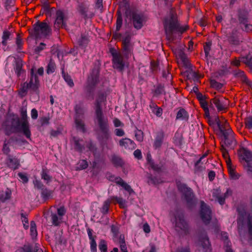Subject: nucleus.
Instances as JSON below:
<instances>
[{
  "instance_id": "f257e3e1",
  "label": "nucleus",
  "mask_w": 252,
  "mask_h": 252,
  "mask_svg": "<svg viewBox=\"0 0 252 252\" xmlns=\"http://www.w3.org/2000/svg\"><path fill=\"white\" fill-rule=\"evenodd\" d=\"M251 145L249 141L245 140L239 146L237 152L239 162L245 173L250 177L252 175V152L249 148Z\"/></svg>"
},
{
  "instance_id": "f03ea898",
  "label": "nucleus",
  "mask_w": 252,
  "mask_h": 252,
  "mask_svg": "<svg viewBox=\"0 0 252 252\" xmlns=\"http://www.w3.org/2000/svg\"><path fill=\"white\" fill-rule=\"evenodd\" d=\"M164 27L166 38L168 40H174V34L176 33L182 34L186 31L189 27L187 25L180 26L178 23L177 15L174 11L170 12L164 22Z\"/></svg>"
},
{
  "instance_id": "7ed1b4c3",
  "label": "nucleus",
  "mask_w": 252,
  "mask_h": 252,
  "mask_svg": "<svg viewBox=\"0 0 252 252\" xmlns=\"http://www.w3.org/2000/svg\"><path fill=\"white\" fill-rule=\"evenodd\" d=\"M105 98L102 96L96 102L95 109V122L97 124L101 133L107 138L109 135V125L107 118L104 116L102 111V102H104Z\"/></svg>"
},
{
  "instance_id": "20e7f679",
  "label": "nucleus",
  "mask_w": 252,
  "mask_h": 252,
  "mask_svg": "<svg viewBox=\"0 0 252 252\" xmlns=\"http://www.w3.org/2000/svg\"><path fill=\"white\" fill-rule=\"evenodd\" d=\"M218 127L224 136V143L226 146L233 148L236 144V140L234 137V133L230 127L229 124L224 118L220 121H217Z\"/></svg>"
},
{
  "instance_id": "39448f33",
  "label": "nucleus",
  "mask_w": 252,
  "mask_h": 252,
  "mask_svg": "<svg viewBox=\"0 0 252 252\" xmlns=\"http://www.w3.org/2000/svg\"><path fill=\"white\" fill-rule=\"evenodd\" d=\"M51 31V28L46 23L37 22L34 25L33 33L36 38H41L50 34Z\"/></svg>"
},
{
  "instance_id": "423d86ee",
  "label": "nucleus",
  "mask_w": 252,
  "mask_h": 252,
  "mask_svg": "<svg viewBox=\"0 0 252 252\" xmlns=\"http://www.w3.org/2000/svg\"><path fill=\"white\" fill-rule=\"evenodd\" d=\"M134 43L131 41V36L126 35L122 39V48L126 58H128L132 54Z\"/></svg>"
},
{
  "instance_id": "0eeeda50",
  "label": "nucleus",
  "mask_w": 252,
  "mask_h": 252,
  "mask_svg": "<svg viewBox=\"0 0 252 252\" xmlns=\"http://www.w3.org/2000/svg\"><path fill=\"white\" fill-rule=\"evenodd\" d=\"M111 54L113 57L112 62L114 68L122 71L125 66V63L122 54L114 50L111 51Z\"/></svg>"
},
{
  "instance_id": "6e6552de",
  "label": "nucleus",
  "mask_w": 252,
  "mask_h": 252,
  "mask_svg": "<svg viewBox=\"0 0 252 252\" xmlns=\"http://www.w3.org/2000/svg\"><path fill=\"white\" fill-rule=\"evenodd\" d=\"M213 104L216 106L218 111H221L227 108L229 101L224 97H215L210 101V108H213Z\"/></svg>"
},
{
  "instance_id": "1a4fd4ad",
  "label": "nucleus",
  "mask_w": 252,
  "mask_h": 252,
  "mask_svg": "<svg viewBox=\"0 0 252 252\" xmlns=\"http://www.w3.org/2000/svg\"><path fill=\"white\" fill-rule=\"evenodd\" d=\"M67 17L65 14L61 10L56 12V18L54 23L55 28L58 29L65 27Z\"/></svg>"
},
{
  "instance_id": "9d476101",
  "label": "nucleus",
  "mask_w": 252,
  "mask_h": 252,
  "mask_svg": "<svg viewBox=\"0 0 252 252\" xmlns=\"http://www.w3.org/2000/svg\"><path fill=\"white\" fill-rule=\"evenodd\" d=\"M211 210L203 201L201 202L200 215L202 220L205 223H208L211 220Z\"/></svg>"
},
{
  "instance_id": "9b49d317",
  "label": "nucleus",
  "mask_w": 252,
  "mask_h": 252,
  "mask_svg": "<svg viewBox=\"0 0 252 252\" xmlns=\"http://www.w3.org/2000/svg\"><path fill=\"white\" fill-rule=\"evenodd\" d=\"M145 17L142 14L133 13L132 15V22L134 28L137 30L140 29L145 22Z\"/></svg>"
},
{
  "instance_id": "f8f14e48",
  "label": "nucleus",
  "mask_w": 252,
  "mask_h": 252,
  "mask_svg": "<svg viewBox=\"0 0 252 252\" xmlns=\"http://www.w3.org/2000/svg\"><path fill=\"white\" fill-rule=\"evenodd\" d=\"M119 145L122 148L127 150H132L136 147L133 141L129 138H123L120 140Z\"/></svg>"
},
{
  "instance_id": "ddd939ff",
  "label": "nucleus",
  "mask_w": 252,
  "mask_h": 252,
  "mask_svg": "<svg viewBox=\"0 0 252 252\" xmlns=\"http://www.w3.org/2000/svg\"><path fill=\"white\" fill-rule=\"evenodd\" d=\"M198 245L202 247L204 252H209L211 251L210 244L208 238L206 236L200 238L198 241Z\"/></svg>"
},
{
  "instance_id": "4468645a",
  "label": "nucleus",
  "mask_w": 252,
  "mask_h": 252,
  "mask_svg": "<svg viewBox=\"0 0 252 252\" xmlns=\"http://www.w3.org/2000/svg\"><path fill=\"white\" fill-rule=\"evenodd\" d=\"M164 138V133L162 131H159L156 134L155 140L154 143V147L156 148H159L163 143Z\"/></svg>"
},
{
  "instance_id": "2eb2a0df",
  "label": "nucleus",
  "mask_w": 252,
  "mask_h": 252,
  "mask_svg": "<svg viewBox=\"0 0 252 252\" xmlns=\"http://www.w3.org/2000/svg\"><path fill=\"white\" fill-rule=\"evenodd\" d=\"M227 167L230 179L234 180H238L240 178V175L236 171V166L232 163L227 165Z\"/></svg>"
},
{
  "instance_id": "dca6fc26",
  "label": "nucleus",
  "mask_w": 252,
  "mask_h": 252,
  "mask_svg": "<svg viewBox=\"0 0 252 252\" xmlns=\"http://www.w3.org/2000/svg\"><path fill=\"white\" fill-rule=\"evenodd\" d=\"M31 78L29 82V88L33 90H36L39 86V80L38 77L36 75H33V70L32 69L31 70Z\"/></svg>"
},
{
  "instance_id": "f3484780",
  "label": "nucleus",
  "mask_w": 252,
  "mask_h": 252,
  "mask_svg": "<svg viewBox=\"0 0 252 252\" xmlns=\"http://www.w3.org/2000/svg\"><path fill=\"white\" fill-rule=\"evenodd\" d=\"M6 164L7 166L13 170L17 169L20 166V162L18 159L15 158H12L9 156Z\"/></svg>"
},
{
  "instance_id": "a211bd4d",
  "label": "nucleus",
  "mask_w": 252,
  "mask_h": 252,
  "mask_svg": "<svg viewBox=\"0 0 252 252\" xmlns=\"http://www.w3.org/2000/svg\"><path fill=\"white\" fill-rule=\"evenodd\" d=\"M20 129L28 138H30L31 133L28 121H24L20 125Z\"/></svg>"
},
{
  "instance_id": "6ab92c4d",
  "label": "nucleus",
  "mask_w": 252,
  "mask_h": 252,
  "mask_svg": "<svg viewBox=\"0 0 252 252\" xmlns=\"http://www.w3.org/2000/svg\"><path fill=\"white\" fill-rule=\"evenodd\" d=\"M176 227L182 230H186L187 224L183 217L179 216L176 218Z\"/></svg>"
},
{
  "instance_id": "aec40b11",
  "label": "nucleus",
  "mask_w": 252,
  "mask_h": 252,
  "mask_svg": "<svg viewBox=\"0 0 252 252\" xmlns=\"http://www.w3.org/2000/svg\"><path fill=\"white\" fill-rule=\"evenodd\" d=\"M115 182L123 187L126 191H127L130 194L133 192L131 187L126 183L121 178H116L115 179Z\"/></svg>"
},
{
  "instance_id": "412c9836",
  "label": "nucleus",
  "mask_w": 252,
  "mask_h": 252,
  "mask_svg": "<svg viewBox=\"0 0 252 252\" xmlns=\"http://www.w3.org/2000/svg\"><path fill=\"white\" fill-rule=\"evenodd\" d=\"M150 108H151L153 113L155 114L157 116L160 117L162 113V110L161 108L158 107L156 104L151 102L150 104Z\"/></svg>"
},
{
  "instance_id": "4be33fe9",
  "label": "nucleus",
  "mask_w": 252,
  "mask_h": 252,
  "mask_svg": "<svg viewBox=\"0 0 252 252\" xmlns=\"http://www.w3.org/2000/svg\"><path fill=\"white\" fill-rule=\"evenodd\" d=\"M29 84L27 82L24 83L21 85V87L18 91L19 95L21 97H24L27 94L28 89H29Z\"/></svg>"
},
{
  "instance_id": "5701e85b",
  "label": "nucleus",
  "mask_w": 252,
  "mask_h": 252,
  "mask_svg": "<svg viewBox=\"0 0 252 252\" xmlns=\"http://www.w3.org/2000/svg\"><path fill=\"white\" fill-rule=\"evenodd\" d=\"M173 51L177 58L180 59L183 62H186V56L181 49L176 48L173 49Z\"/></svg>"
},
{
  "instance_id": "b1692460",
  "label": "nucleus",
  "mask_w": 252,
  "mask_h": 252,
  "mask_svg": "<svg viewBox=\"0 0 252 252\" xmlns=\"http://www.w3.org/2000/svg\"><path fill=\"white\" fill-rule=\"evenodd\" d=\"M221 152L222 153V155L224 158L226 165H228L230 164H232L230 158L228 153L227 150L223 147V146H221Z\"/></svg>"
},
{
  "instance_id": "393cba45",
  "label": "nucleus",
  "mask_w": 252,
  "mask_h": 252,
  "mask_svg": "<svg viewBox=\"0 0 252 252\" xmlns=\"http://www.w3.org/2000/svg\"><path fill=\"white\" fill-rule=\"evenodd\" d=\"M189 117L187 112L184 109H180L177 114L176 119L181 120H187Z\"/></svg>"
},
{
  "instance_id": "a878e982",
  "label": "nucleus",
  "mask_w": 252,
  "mask_h": 252,
  "mask_svg": "<svg viewBox=\"0 0 252 252\" xmlns=\"http://www.w3.org/2000/svg\"><path fill=\"white\" fill-rule=\"evenodd\" d=\"M231 194V191L230 189H227L223 196L216 197V198L218 199V200L220 204L222 205L224 203L225 198L228 197L229 195H230Z\"/></svg>"
},
{
  "instance_id": "bb28decb",
  "label": "nucleus",
  "mask_w": 252,
  "mask_h": 252,
  "mask_svg": "<svg viewBox=\"0 0 252 252\" xmlns=\"http://www.w3.org/2000/svg\"><path fill=\"white\" fill-rule=\"evenodd\" d=\"M30 233L31 236L34 238L37 236V232L36 230V224L33 221L31 222L30 224Z\"/></svg>"
},
{
  "instance_id": "cd10ccee",
  "label": "nucleus",
  "mask_w": 252,
  "mask_h": 252,
  "mask_svg": "<svg viewBox=\"0 0 252 252\" xmlns=\"http://www.w3.org/2000/svg\"><path fill=\"white\" fill-rule=\"evenodd\" d=\"M112 201H115L117 203H118L120 207L121 208H125L126 207V202L123 198L117 197H112L111 198Z\"/></svg>"
},
{
  "instance_id": "c85d7f7f",
  "label": "nucleus",
  "mask_w": 252,
  "mask_h": 252,
  "mask_svg": "<svg viewBox=\"0 0 252 252\" xmlns=\"http://www.w3.org/2000/svg\"><path fill=\"white\" fill-rule=\"evenodd\" d=\"M119 243L122 252H127V248L125 244L124 236L121 235L119 238Z\"/></svg>"
},
{
  "instance_id": "c756f323",
  "label": "nucleus",
  "mask_w": 252,
  "mask_h": 252,
  "mask_svg": "<svg viewBox=\"0 0 252 252\" xmlns=\"http://www.w3.org/2000/svg\"><path fill=\"white\" fill-rule=\"evenodd\" d=\"M179 189L182 190V191H184L186 194L185 195L186 196L191 197L192 194V192L191 189L190 188H188L186 187V186L183 185V187H179Z\"/></svg>"
},
{
  "instance_id": "7c9ffc66",
  "label": "nucleus",
  "mask_w": 252,
  "mask_h": 252,
  "mask_svg": "<svg viewBox=\"0 0 252 252\" xmlns=\"http://www.w3.org/2000/svg\"><path fill=\"white\" fill-rule=\"evenodd\" d=\"M98 247L101 252H107V247L106 242L105 240H101L100 241Z\"/></svg>"
},
{
  "instance_id": "2f4dec72",
  "label": "nucleus",
  "mask_w": 252,
  "mask_h": 252,
  "mask_svg": "<svg viewBox=\"0 0 252 252\" xmlns=\"http://www.w3.org/2000/svg\"><path fill=\"white\" fill-rule=\"evenodd\" d=\"M51 217L53 224L55 225H59L62 220V218L55 214H52Z\"/></svg>"
},
{
  "instance_id": "473e14b6",
  "label": "nucleus",
  "mask_w": 252,
  "mask_h": 252,
  "mask_svg": "<svg viewBox=\"0 0 252 252\" xmlns=\"http://www.w3.org/2000/svg\"><path fill=\"white\" fill-rule=\"evenodd\" d=\"M10 32L8 31H4L3 32V35L2 37V44L3 45H6L7 44V41L9 38L10 36Z\"/></svg>"
},
{
  "instance_id": "72a5a7b5",
  "label": "nucleus",
  "mask_w": 252,
  "mask_h": 252,
  "mask_svg": "<svg viewBox=\"0 0 252 252\" xmlns=\"http://www.w3.org/2000/svg\"><path fill=\"white\" fill-rule=\"evenodd\" d=\"M56 68L55 63L52 61H50L48 63L47 69L48 74L52 73L54 72Z\"/></svg>"
},
{
  "instance_id": "f704fd0d",
  "label": "nucleus",
  "mask_w": 252,
  "mask_h": 252,
  "mask_svg": "<svg viewBox=\"0 0 252 252\" xmlns=\"http://www.w3.org/2000/svg\"><path fill=\"white\" fill-rule=\"evenodd\" d=\"M252 59L251 56H248L243 58V62L249 66L250 70H251L252 66Z\"/></svg>"
},
{
  "instance_id": "c9c22d12",
  "label": "nucleus",
  "mask_w": 252,
  "mask_h": 252,
  "mask_svg": "<svg viewBox=\"0 0 252 252\" xmlns=\"http://www.w3.org/2000/svg\"><path fill=\"white\" fill-rule=\"evenodd\" d=\"M41 178L42 179L48 182L51 180V177L48 174V172L46 169H43L41 173Z\"/></svg>"
},
{
  "instance_id": "e433bc0d",
  "label": "nucleus",
  "mask_w": 252,
  "mask_h": 252,
  "mask_svg": "<svg viewBox=\"0 0 252 252\" xmlns=\"http://www.w3.org/2000/svg\"><path fill=\"white\" fill-rule=\"evenodd\" d=\"M200 103L202 108L205 111L206 115L207 116H209V107L208 106V103H207L206 100H202L201 102H200Z\"/></svg>"
},
{
  "instance_id": "4c0bfd02",
  "label": "nucleus",
  "mask_w": 252,
  "mask_h": 252,
  "mask_svg": "<svg viewBox=\"0 0 252 252\" xmlns=\"http://www.w3.org/2000/svg\"><path fill=\"white\" fill-rule=\"evenodd\" d=\"M88 166V162L86 160H81L78 162L77 168L79 170H82L86 169Z\"/></svg>"
},
{
  "instance_id": "58836bf2",
  "label": "nucleus",
  "mask_w": 252,
  "mask_h": 252,
  "mask_svg": "<svg viewBox=\"0 0 252 252\" xmlns=\"http://www.w3.org/2000/svg\"><path fill=\"white\" fill-rule=\"evenodd\" d=\"M123 19L121 15L118 14L116 21V31H119L122 25Z\"/></svg>"
},
{
  "instance_id": "ea45409f",
  "label": "nucleus",
  "mask_w": 252,
  "mask_h": 252,
  "mask_svg": "<svg viewBox=\"0 0 252 252\" xmlns=\"http://www.w3.org/2000/svg\"><path fill=\"white\" fill-rule=\"evenodd\" d=\"M63 77L66 82L69 86L72 87L74 85L73 82L69 76L63 73Z\"/></svg>"
},
{
  "instance_id": "a19ab883",
  "label": "nucleus",
  "mask_w": 252,
  "mask_h": 252,
  "mask_svg": "<svg viewBox=\"0 0 252 252\" xmlns=\"http://www.w3.org/2000/svg\"><path fill=\"white\" fill-rule=\"evenodd\" d=\"M136 139L140 142L143 140V133L141 130H137L135 134Z\"/></svg>"
},
{
  "instance_id": "79ce46f5",
  "label": "nucleus",
  "mask_w": 252,
  "mask_h": 252,
  "mask_svg": "<svg viewBox=\"0 0 252 252\" xmlns=\"http://www.w3.org/2000/svg\"><path fill=\"white\" fill-rule=\"evenodd\" d=\"M90 249L92 252H96V243L95 240L90 241Z\"/></svg>"
},
{
  "instance_id": "37998d69",
  "label": "nucleus",
  "mask_w": 252,
  "mask_h": 252,
  "mask_svg": "<svg viewBox=\"0 0 252 252\" xmlns=\"http://www.w3.org/2000/svg\"><path fill=\"white\" fill-rule=\"evenodd\" d=\"M246 128L249 130L252 129V119L250 118H248L245 122Z\"/></svg>"
},
{
  "instance_id": "c03bdc74",
  "label": "nucleus",
  "mask_w": 252,
  "mask_h": 252,
  "mask_svg": "<svg viewBox=\"0 0 252 252\" xmlns=\"http://www.w3.org/2000/svg\"><path fill=\"white\" fill-rule=\"evenodd\" d=\"M75 124L77 127L78 129L82 130V131L84 130V123L81 120H78L77 119L75 120Z\"/></svg>"
},
{
  "instance_id": "a18cd8bd",
  "label": "nucleus",
  "mask_w": 252,
  "mask_h": 252,
  "mask_svg": "<svg viewBox=\"0 0 252 252\" xmlns=\"http://www.w3.org/2000/svg\"><path fill=\"white\" fill-rule=\"evenodd\" d=\"M21 115L23 121H27V109L26 108H22L21 111Z\"/></svg>"
},
{
  "instance_id": "49530a36",
  "label": "nucleus",
  "mask_w": 252,
  "mask_h": 252,
  "mask_svg": "<svg viewBox=\"0 0 252 252\" xmlns=\"http://www.w3.org/2000/svg\"><path fill=\"white\" fill-rule=\"evenodd\" d=\"M211 43L210 42L206 43L204 46V52L206 56H207L211 49Z\"/></svg>"
},
{
  "instance_id": "de8ad7c7",
  "label": "nucleus",
  "mask_w": 252,
  "mask_h": 252,
  "mask_svg": "<svg viewBox=\"0 0 252 252\" xmlns=\"http://www.w3.org/2000/svg\"><path fill=\"white\" fill-rule=\"evenodd\" d=\"M115 133L118 136H123L125 134V132L122 129L116 128L115 130Z\"/></svg>"
},
{
  "instance_id": "09e8293b",
  "label": "nucleus",
  "mask_w": 252,
  "mask_h": 252,
  "mask_svg": "<svg viewBox=\"0 0 252 252\" xmlns=\"http://www.w3.org/2000/svg\"><path fill=\"white\" fill-rule=\"evenodd\" d=\"M31 114L32 119H36L38 117V112L35 108L32 110Z\"/></svg>"
},
{
  "instance_id": "8fccbe9b",
  "label": "nucleus",
  "mask_w": 252,
  "mask_h": 252,
  "mask_svg": "<svg viewBox=\"0 0 252 252\" xmlns=\"http://www.w3.org/2000/svg\"><path fill=\"white\" fill-rule=\"evenodd\" d=\"M22 221L25 229H27L29 227V221L28 219L26 217L22 216Z\"/></svg>"
},
{
  "instance_id": "3c124183",
  "label": "nucleus",
  "mask_w": 252,
  "mask_h": 252,
  "mask_svg": "<svg viewBox=\"0 0 252 252\" xmlns=\"http://www.w3.org/2000/svg\"><path fill=\"white\" fill-rule=\"evenodd\" d=\"M113 123L115 127L124 126V124L117 118H115L114 119Z\"/></svg>"
},
{
  "instance_id": "603ef678",
  "label": "nucleus",
  "mask_w": 252,
  "mask_h": 252,
  "mask_svg": "<svg viewBox=\"0 0 252 252\" xmlns=\"http://www.w3.org/2000/svg\"><path fill=\"white\" fill-rule=\"evenodd\" d=\"M57 212L58 215L62 218L64 215L65 211L63 207H60L58 209Z\"/></svg>"
},
{
  "instance_id": "864d4df0",
  "label": "nucleus",
  "mask_w": 252,
  "mask_h": 252,
  "mask_svg": "<svg viewBox=\"0 0 252 252\" xmlns=\"http://www.w3.org/2000/svg\"><path fill=\"white\" fill-rule=\"evenodd\" d=\"M2 151L3 153L6 155H8L10 152V149L9 148V146L5 143L3 145Z\"/></svg>"
},
{
  "instance_id": "5fc2aeb1",
  "label": "nucleus",
  "mask_w": 252,
  "mask_h": 252,
  "mask_svg": "<svg viewBox=\"0 0 252 252\" xmlns=\"http://www.w3.org/2000/svg\"><path fill=\"white\" fill-rule=\"evenodd\" d=\"M45 46L46 45L44 43H41L40 45L35 49V52L36 53H39L45 48Z\"/></svg>"
},
{
  "instance_id": "6e6d98bb",
  "label": "nucleus",
  "mask_w": 252,
  "mask_h": 252,
  "mask_svg": "<svg viewBox=\"0 0 252 252\" xmlns=\"http://www.w3.org/2000/svg\"><path fill=\"white\" fill-rule=\"evenodd\" d=\"M18 176L23 182L27 183L28 182V179L25 174L19 173H18Z\"/></svg>"
},
{
  "instance_id": "4d7b16f0",
  "label": "nucleus",
  "mask_w": 252,
  "mask_h": 252,
  "mask_svg": "<svg viewBox=\"0 0 252 252\" xmlns=\"http://www.w3.org/2000/svg\"><path fill=\"white\" fill-rule=\"evenodd\" d=\"M133 154L134 157L138 159H140L142 158L141 152L139 150H135Z\"/></svg>"
},
{
  "instance_id": "13d9d810",
  "label": "nucleus",
  "mask_w": 252,
  "mask_h": 252,
  "mask_svg": "<svg viewBox=\"0 0 252 252\" xmlns=\"http://www.w3.org/2000/svg\"><path fill=\"white\" fill-rule=\"evenodd\" d=\"M109 205V202L108 201H105L104 203L103 206L102 207V212L104 213H106L107 212L108 210V207Z\"/></svg>"
},
{
  "instance_id": "bf43d9fd",
  "label": "nucleus",
  "mask_w": 252,
  "mask_h": 252,
  "mask_svg": "<svg viewBox=\"0 0 252 252\" xmlns=\"http://www.w3.org/2000/svg\"><path fill=\"white\" fill-rule=\"evenodd\" d=\"M221 234L222 239L224 241V242L226 243V244H228L229 242L228 241H226L227 240V239H228V236H227V233H226V232H222L221 233Z\"/></svg>"
},
{
  "instance_id": "052dcab7",
  "label": "nucleus",
  "mask_w": 252,
  "mask_h": 252,
  "mask_svg": "<svg viewBox=\"0 0 252 252\" xmlns=\"http://www.w3.org/2000/svg\"><path fill=\"white\" fill-rule=\"evenodd\" d=\"M87 232H88V236H89V239L90 241H92L93 240H95V237L93 236L91 229H88L87 230Z\"/></svg>"
},
{
  "instance_id": "680f3d73",
  "label": "nucleus",
  "mask_w": 252,
  "mask_h": 252,
  "mask_svg": "<svg viewBox=\"0 0 252 252\" xmlns=\"http://www.w3.org/2000/svg\"><path fill=\"white\" fill-rule=\"evenodd\" d=\"M208 177H209V180L210 181L213 180L215 177V172L212 171H210L208 174Z\"/></svg>"
},
{
  "instance_id": "e2e57ef3",
  "label": "nucleus",
  "mask_w": 252,
  "mask_h": 252,
  "mask_svg": "<svg viewBox=\"0 0 252 252\" xmlns=\"http://www.w3.org/2000/svg\"><path fill=\"white\" fill-rule=\"evenodd\" d=\"M143 230L145 232L149 233L150 232V228L149 225L147 223L144 224L143 225Z\"/></svg>"
},
{
  "instance_id": "0e129e2a",
  "label": "nucleus",
  "mask_w": 252,
  "mask_h": 252,
  "mask_svg": "<svg viewBox=\"0 0 252 252\" xmlns=\"http://www.w3.org/2000/svg\"><path fill=\"white\" fill-rule=\"evenodd\" d=\"M80 142L79 141H75V148L77 150H81L82 148L80 147V144L79 143Z\"/></svg>"
},
{
  "instance_id": "69168bd1",
  "label": "nucleus",
  "mask_w": 252,
  "mask_h": 252,
  "mask_svg": "<svg viewBox=\"0 0 252 252\" xmlns=\"http://www.w3.org/2000/svg\"><path fill=\"white\" fill-rule=\"evenodd\" d=\"M232 64L235 66H238L240 64V62L239 60H235L231 63Z\"/></svg>"
},
{
  "instance_id": "338daca9",
  "label": "nucleus",
  "mask_w": 252,
  "mask_h": 252,
  "mask_svg": "<svg viewBox=\"0 0 252 252\" xmlns=\"http://www.w3.org/2000/svg\"><path fill=\"white\" fill-rule=\"evenodd\" d=\"M197 97L199 100L200 102L205 100V96L201 94H197Z\"/></svg>"
},
{
  "instance_id": "774afa93",
  "label": "nucleus",
  "mask_w": 252,
  "mask_h": 252,
  "mask_svg": "<svg viewBox=\"0 0 252 252\" xmlns=\"http://www.w3.org/2000/svg\"><path fill=\"white\" fill-rule=\"evenodd\" d=\"M96 4L97 8H101L102 7V0H97Z\"/></svg>"
}]
</instances>
